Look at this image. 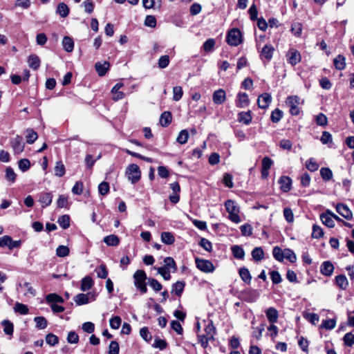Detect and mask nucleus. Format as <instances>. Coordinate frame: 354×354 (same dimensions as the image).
<instances>
[{"instance_id": "24", "label": "nucleus", "mask_w": 354, "mask_h": 354, "mask_svg": "<svg viewBox=\"0 0 354 354\" xmlns=\"http://www.w3.org/2000/svg\"><path fill=\"white\" fill-rule=\"evenodd\" d=\"M251 111L241 112L238 114V120L245 124H249L252 121Z\"/></svg>"}, {"instance_id": "37", "label": "nucleus", "mask_w": 354, "mask_h": 354, "mask_svg": "<svg viewBox=\"0 0 354 354\" xmlns=\"http://www.w3.org/2000/svg\"><path fill=\"white\" fill-rule=\"evenodd\" d=\"M232 254L236 259H243L245 256L243 249L239 245H233L231 248Z\"/></svg>"}, {"instance_id": "2", "label": "nucleus", "mask_w": 354, "mask_h": 354, "mask_svg": "<svg viewBox=\"0 0 354 354\" xmlns=\"http://www.w3.org/2000/svg\"><path fill=\"white\" fill-rule=\"evenodd\" d=\"M225 207L226 211L229 213V219L235 223H240L239 207L236 203L232 200H227L225 203Z\"/></svg>"}, {"instance_id": "41", "label": "nucleus", "mask_w": 354, "mask_h": 354, "mask_svg": "<svg viewBox=\"0 0 354 354\" xmlns=\"http://www.w3.org/2000/svg\"><path fill=\"white\" fill-rule=\"evenodd\" d=\"M320 175L324 180L328 181L332 179L333 172L328 167H322L320 169Z\"/></svg>"}, {"instance_id": "6", "label": "nucleus", "mask_w": 354, "mask_h": 354, "mask_svg": "<svg viewBox=\"0 0 354 354\" xmlns=\"http://www.w3.org/2000/svg\"><path fill=\"white\" fill-rule=\"evenodd\" d=\"M300 102V98L297 95L290 96L287 98L286 104L290 107V112L292 115H297L299 112L298 106Z\"/></svg>"}, {"instance_id": "46", "label": "nucleus", "mask_w": 354, "mask_h": 354, "mask_svg": "<svg viewBox=\"0 0 354 354\" xmlns=\"http://www.w3.org/2000/svg\"><path fill=\"white\" fill-rule=\"evenodd\" d=\"M57 223L63 229H67L70 226V217L68 215H63L59 217Z\"/></svg>"}, {"instance_id": "45", "label": "nucleus", "mask_w": 354, "mask_h": 354, "mask_svg": "<svg viewBox=\"0 0 354 354\" xmlns=\"http://www.w3.org/2000/svg\"><path fill=\"white\" fill-rule=\"evenodd\" d=\"M2 325L3 326V331L8 335H12L14 330V326L12 322L9 320H3L2 322Z\"/></svg>"}, {"instance_id": "36", "label": "nucleus", "mask_w": 354, "mask_h": 354, "mask_svg": "<svg viewBox=\"0 0 354 354\" xmlns=\"http://www.w3.org/2000/svg\"><path fill=\"white\" fill-rule=\"evenodd\" d=\"M333 64L337 70H343L346 66L345 57L343 55H339L334 59Z\"/></svg>"}, {"instance_id": "15", "label": "nucleus", "mask_w": 354, "mask_h": 354, "mask_svg": "<svg viewBox=\"0 0 354 354\" xmlns=\"http://www.w3.org/2000/svg\"><path fill=\"white\" fill-rule=\"evenodd\" d=\"M250 100L248 95L245 93H239L237 95V100L236 105L240 108H244L248 106Z\"/></svg>"}, {"instance_id": "20", "label": "nucleus", "mask_w": 354, "mask_h": 354, "mask_svg": "<svg viewBox=\"0 0 354 354\" xmlns=\"http://www.w3.org/2000/svg\"><path fill=\"white\" fill-rule=\"evenodd\" d=\"M91 297H93L91 293H80L75 297L74 301L77 305L81 306L88 304Z\"/></svg>"}, {"instance_id": "9", "label": "nucleus", "mask_w": 354, "mask_h": 354, "mask_svg": "<svg viewBox=\"0 0 354 354\" xmlns=\"http://www.w3.org/2000/svg\"><path fill=\"white\" fill-rule=\"evenodd\" d=\"M287 61L292 66H295L301 61V55L297 50L291 49L286 54Z\"/></svg>"}, {"instance_id": "4", "label": "nucleus", "mask_w": 354, "mask_h": 354, "mask_svg": "<svg viewBox=\"0 0 354 354\" xmlns=\"http://www.w3.org/2000/svg\"><path fill=\"white\" fill-rule=\"evenodd\" d=\"M126 175L131 183H136L139 181L141 177V172L139 167L136 164L129 165L127 169Z\"/></svg>"}, {"instance_id": "59", "label": "nucleus", "mask_w": 354, "mask_h": 354, "mask_svg": "<svg viewBox=\"0 0 354 354\" xmlns=\"http://www.w3.org/2000/svg\"><path fill=\"white\" fill-rule=\"evenodd\" d=\"M215 46V40L214 39H208L203 44V48L205 52L212 51Z\"/></svg>"}, {"instance_id": "22", "label": "nucleus", "mask_w": 354, "mask_h": 354, "mask_svg": "<svg viewBox=\"0 0 354 354\" xmlns=\"http://www.w3.org/2000/svg\"><path fill=\"white\" fill-rule=\"evenodd\" d=\"M28 66L33 70H37L41 64L39 57L36 55H30L28 59Z\"/></svg>"}, {"instance_id": "51", "label": "nucleus", "mask_w": 354, "mask_h": 354, "mask_svg": "<svg viewBox=\"0 0 354 354\" xmlns=\"http://www.w3.org/2000/svg\"><path fill=\"white\" fill-rule=\"evenodd\" d=\"M95 272L99 278L106 279L108 275V271L106 270V266L104 264H101L98 268L95 269Z\"/></svg>"}, {"instance_id": "31", "label": "nucleus", "mask_w": 354, "mask_h": 354, "mask_svg": "<svg viewBox=\"0 0 354 354\" xmlns=\"http://www.w3.org/2000/svg\"><path fill=\"white\" fill-rule=\"evenodd\" d=\"M335 283L342 290H346L348 286V281L345 275L340 274L335 277Z\"/></svg>"}, {"instance_id": "21", "label": "nucleus", "mask_w": 354, "mask_h": 354, "mask_svg": "<svg viewBox=\"0 0 354 354\" xmlns=\"http://www.w3.org/2000/svg\"><path fill=\"white\" fill-rule=\"evenodd\" d=\"M53 195L49 192H42L39 195V201L42 204V207L50 205L52 203Z\"/></svg>"}, {"instance_id": "44", "label": "nucleus", "mask_w": 354, "mask_h": 354, "mask_svg": "<svg viewBox=\"0 0 354 354\" xmlns=\"http://www.w3.org/2000/svg\"><path fill=\"white\" fill-rule=\"evenodd\" d=\"M26 142L28 144H32L37 139V133L32 129H28L26 130Z\"/></svg>"}, {"instance_id": "55", "label": "nucleus", "mask_w": 354, "mask_h": 354, "mask_svg": "<svg viewBox=\"0 0 354 354\" xmlns=\"http://www.w3.org/2000/svg\"><path fill=\"white\" fill-rule=\"evenodd\" d=\"M69 254V248L66 245H59L56 250V254L59 257H65Z\"/></svg>"}, {"instance_id": "27", "label": "nucleus", "mask_w": 354, "mask_h": 354, "mask_svg": "<svg viewBox=\"0 0 354 354\" xmlns=\"http://www.w3.org/2000/svg\"><path fill=\"white\" fill-rule=\"evenodd\" d=\"M185 283L182 281L176 282L172 285L171 292H174L177 296H180L183 292Z\"/></svg>"}, {"instance_id": "19", "label": "nucleus", "mask_w": 354, "mask_h": 354, "mask_svg": "<svg viewBox=\"0 0 354 354\" xmlns=\"http://www.w3.org/2000/svg\"><path fill=\"white\" fill-rule=\"evenodd\" d=\"M110 67V64L108 62H104L103 63L97 62L95 65V70L99 76H104L108 71Z\"/></svg>"}, {"instance_id": "26", "label": "nucleus", "mask_w": 354, "mask_h": 354, "mask_svg": "<svg viewBox=\"0 0 354 354\" xmlns=\"http://www.w3.org/2000/svg\"><path fill=\"white\" fill-rule=\"evenodd\" d=\"M55 176L57 177H62L66 174V168L62 161H57L54 168Z\"/></svg>"}, {"instance_id": "23", "label": "nucleus", "mask_w": 354, "mask_h": 354, "mask_svg": "<svg viewBox=\"0 0 354 354\" xmlns=\"http://www.w3.org/2000/svg\"><path fill=\"white\" fill-rule=\"evenodd\" d=\"M46 301L48 304L50 305L53 304L60 303L62 304L64 302V299L59 295L56 293H50L46 296Z\"/></svg>"}, {"instance_id": "16", "label": "nucleus", "mask_w": 354, "mask_h": 354, "mask_svg": "<svg viewBox=\"0 0 354 354\" xmlns=\"http://www.w3.org/2000/svg\"><path fill=\"white\" fill-rule=\"evenodd\" d=\"M334 270V266L333 263L329 261L323 262L321 266L320 271L321 273L324 276H331Z\"/></svg>"}, {"instance_id": "62", "label": "nucleus", "mask_w": 354, "mask_h": 354, "mask_svg": "<svg viewBox=\"0 0 354 354\" xmlns=\"http://www.w3.org/2000/svg\"><path fill=\"white\" fill-rule=\"evenodd\" d=\"M199 245L207 252H210L212 250V243L205 238L201 239Z\"/></svg>"}, {"instance_id": "30", "label": "nucleus", "mask_w": 354, "mask_h": 354, "mask_svg": "<svg viewBox=\"0 0 354 354\" xmlns=\"http://www.w3.org/2000/svg\"><path fill=\"white\" fill-rule=\"evenodd\" d=\"M251 254L255 261H261L264 258V252L261 247L254 248Z\"/></svg>"}, {"instance_id": "47", "label": "nucleus", "mask_w": 354, "mask_h": 354, "mask_svg": "<svg viewBox=\"0 0 354 354\" xmlns=\"http://www.w3.org/2000/svg\"><path fill=\"white\" fill-rule=\"evenodd\" d=\"M34 321L36 324V327L39 329L46 328L48 325V322L44 317H35Z\"/></svg>"}, {"instance_id": "33", "label": "nucleus", "mask_w": 354, "mask_h": 354, "mask_svg": "<svg viewBox=\"0 0 354 354\" xmlns=\"http://www.w3.org/2000/svg\"><path fill=\"white\" fill-rule=\"evenodd\" d=\"M161 241L167 245H171L174 243L175 238L171 232H163L161 234Z\"/></svg>"}, {"instance_id": "14", "label": "nucleus", "mask_w": 354, "mask_h": 354, "mask_svg": "<svg viewBox=\"0 0 354 354\" xmlns=\"http://www.w3.org/2000/svg\"><path fill=\"white\" fill-rule=\"evenodd\" d=\"M226 99V94L223 89H218L213 93L212 100L214 104H221Z\"/></svg>"}, {"instance_id": "8", "label": "nucleus", "mask_w": 354, "mask_h": 354, "mask_svg": "<svg viewBox=\"0 0 354 354\" xmlns=\"http://www.w3.org/2000/svg\"><path fill=\"white\" fill-rule=\"evenodd\" d=\"M259 293L257 290L253 289H245L241 292V297L247 302H254L257 300Z\"/></svg>"}, {"instance_id": "64", "label": "nucleus", "mask_w": 354, "mask_h": 354, "mask_svg": "<svg viewBox=\"0 0 354 354\" xmlns=\"http://www.w3.org/2000/svg\"><path fill=\"white\" fill-rule=\"evenodd\" d=\"M98 191H99V193L102 195V196H105L109 192V185L108 183L106 182H102L99 185H98Z\"/></svg>"}, {"instance_id": "60", "label": "nucleus", "mask_w": 354, "mask_h": 354, "mask_svg": "<svg viewBox=\"0 0 354 354\" xmlns=\"http://www.w3.org/2000/svg\"><path fill=\"white\" fill-rule=\"evenodd\" d=\"M283 216L288 223H292L294 221V214L290 207H285L283 209Z\"/></svg>"}, {"instance_id": "48", "label": "nucleus", "mask_w": 354, "mask_h": 354, "mask_svg": "<svg viewBox=\"0 0 354 354\" xmlns=\"http://www.w3.org/2000/svg\"><path fill=\"white\" fill-rule=\"evenodd\" d=\"M283 117V112L279 109H275L271 113L270 118L272 122H279Z\"/></svg>"}, {"instance_id": "53", "label": "nucleus", "mask_w": 354, "mask_h": 354, "mask_svg": "<svg viewBox=\"0 0 354 354\" xmlns=\"http://www.w3.org/2000/svg\"><path fill=\"white\" fill-rule=\"evenodd\" d=\"M17 175L12 168L8 167L6 169V179L12 183L16 180Z\"/></svg>"}, {"instance_id": "58", "label": "nucleus", "mask_w": 354, "mask_h": 354, "mask_svg": "<svg viewBox=\"0 0 354 354\" xmlns=\"http://www.w3.org/2000/svg\"><path fill=\"white\" fill-rule=\"evenodd\" d=\"M336 321L333 319L323 321L321 327L327 330L333 329L335 327Z\"/></svg>"}, {"instance_id": "34", "label": "nucleus", "mask_w": 354, "mask_h": 354, "mask_svg": "<svg viewBox=\"0 0 354 354\" xmlns=\"http://www.w3.org/2000/svg\"><path fill=\"white\" fill-rule=\"evenodd\" d=\"M104 242L109 246H117L120 243V239L116 235L111 234L105 236Z\"/></svg>"}, {"instance_id": "18", "label": "nucleus", "mask_w": 354, "mask_h": 354, "mask_svg": "<svg viewBox=\"0 0 354 354\" xmlns=\"http://www.w3.org/2000/svg\"><path fill=\"white\" fill-rule=\"evenodd\" d=\"M274 51V48L272 46L266 44L261 51V57L262 59H266L268 61H270L272 57Z\"/></svg>"}, {"instance_id": "10", "label": "nucleus", "mask_w": 354, "mask_h": 354, "mask_svg": "<svg viewBox=\"0 0 354 354\" xmlns=\"http://www.w3.org/2000/svg\"><path fill=\"white\" fill-rule=\"evenodd\" d=\"M272 101V97L270 94L264 93L260 95L257 99V104L259 108L266 109H267Z\"/></svg>"}, {"instance_id": "39", "label": "nucleus", "mask_w": 354, "mask_h": 354, "mask_svg": "<svg viewBox=\"0 0 354 354\" xmlns=\"http://www.w3.org/2000/svg\"><path fill=\"white\" fill-rule=\"evenodd\" d=\"M239 275L241 278V279L245 282L246 283H250L251 282L252 277L251 274L248 270V269L245 268H241L239 270Z\"/></svg>"}, {"instance_id": "50", "label": "nucleus", "mask_w": 354, "mask_h": 354, "mask_svg": "<svg viewBox=\"0 0 354 354\" xmlns=\"http://www.w3.org/2000/svg\"><path fill=\"white\" fill-rule=\"evenodd\" d=\"M183 95V91L181 86H176L173 88V100L174 101H179Z\"/></svg>"}, {"instance_id": "32", "label": "nucleus", "mask_w": 354, "mask_h": 354, "mask_svg": "<svg viewBox=\"0 0 354 354\" xmlns=\"http://www.w3.org/2000/svg\"><path fill=\"white\" fill-rule=\"evenodd\" d=\"M62 45L64 49L66 52H72L74 48V42L73 40L69 37H64L62 40Z\"/></svg>"}, {"instance_id": "25", "label": "nucleus", "mask_w": 354, "mask_h": 354, "mask_svg": "<svg viewBox=\"0 0 354 354\" xmlns=\"http://www.w3.org/2000/svg\"><path fill=\"white\" fill-rule=\"evenodd\" d=\"M93 286V279L89 276H86L82 279L80 289L84 292L88 290Z\"/></svg>"}, {"instance_id": "40", "label": "nucleus", "mask_w": 354, "mask_h": 354, "mask_svg": "<svg viewBox=\"0 0 354 354\" xmlns=\"http://www.w3.org/2000/svg\"><path fill=\"white\" fill-rule=\"evenodd\" d=\"M189 138V132L187 129L181 130L176 138V141L180 145L185 144Z\"/></svg>"}, {"instance_id": "42", "label": "nucleus", "mask_w": 354, "mask_h": 354, "mask_svg": "<svg viewBox=\"0 0 354 354\" xmlns=\"http://www.w3.org/2000/svg\"><path fill=\"white\" fill-rule=\"evenodd\" d=\"M14 310L16 313H18L21 315H27L29 311L28 308L26 305L21 304L19 302H16L14 307Z\"/></svg>"}, {"instance_id": "63", "label": "nucleus", "mask_w": 354, "mask_h": 354, "mask_svg": "<svg viewBox=\"0 0 354 354\" xmlns=\"http://www.w3.org/2000/svg\"><path fill=\"white\" fill-rule=\"evenodd\" d=\"M289 260L291 263H294L297 260L295 252L290 249L284 250V259Z\"/></svg>"}, {"instance_id": "3", "label": "nucleus", "mask_w": 354, "mask_h": 354, "mask_svg": "<svg viewBox=\"0 0 354 354\" xmlns=\"http://www.w3.org/2000/svg\"><path fill=\"white\" fill-rule=\"evenodd\" d=\"M227 43L233 46H237L242 42L241 32L238 28L230 30L226 37Z\"/></svg>"}, {"instance_id": "28", "label": "nucleus", "mask_w": 354, "mask_h": 354, "mask_svg": "<svg viewBox=\"0 0 354 354\" xmlns=\"http://www.w3.org/2000/svg\"><path fill=\"white\" fill-rule=\"evenodd\" d=\"M204 330L205 333V335L208 337V339H214V337L216 333V329L212 321H209L207 324H205Z\"/></svg>"}, {"instance_id": "13", "label": "nucleus", "mask_w": 354, "mask_h": 354, "mask_svg": "<svg viewBox=\"0 0 354 354\" xmlns=\"http://www.w3.org/2000/svg\"><path fill=\"white\" fill-rule=\"evenodd\" d=\"M280 189L283 192H288L291 189L292 180L290 177L283 176L279 180Z\"/></svg>"}, {"instance_id": "57", "label": "nucleus", "mask_w": 354, "mask_h": 354, "mask_svg": "<svg viewBox=\"0 0 354 354\" xmlns=\"http://www.w3.org/2000/svg\"><path fill=\"white\" fill-rule=\"evenodd\" d=\"M46 342L50 346H55V344H58L59 338L57 335L53 333H48L46 336Z\"/></svg>"}, {"instance_id": "35", "label": "nucleus", "mask_w": 354, "mask_h": 354, "mask_svg": "<svg viewBox=\"0 0 354 354\" xmlns=\"http://www.w3.org/2000/svg\"><path fill=\"white\" fill-rule=\"evenodd\" d=\"M164 266L161 268H165L166 270H170V269L173 270V272H175L177 270L176 264L175 261L171 257H166L164 259Z\"/></svg>"}, {"instance_id": "52", "label": "nucleus", "mask_w": 354, "mask_h": 354, "mask_svg": "<svg viewBox=\"0 0 354 354\" xmlns=\"http://www.w3.org/2000/svg\"><path fill=\"white\" fill-rule=\"evenodd\" d=\"M148 283L149 286L151 288H153L156 292L160 291L162 288L160 282H158L156 279L151 277L148 278Z\"/></svg>"}, {"instance_id": "49", "label": "nucleus", "mask_w": 354, "mask_h": 354, "mask_svg": "<svg viewBox=\"0 0 354 354\" xmlns=\"http://www.w3.org/2000/svg\"><path fill=\"white\" fill-rule=\"evenodd\" d=\"M306 168L310 171H315L319 169V165L316 160L311 158L306 162Z\"/></svg>"}, {"instance_id": "61", "label": "nucleus", "mask_w": 354, "mask_h": 354, "mask_svg": "<svg viewBox=\"0 0 354 354\" xmlns=\"http://www.w3.org/2000/svg\"><path fill=\"white\" fill-rule=\"evenodd\" d=\"M140 335L141 337L147 342H150L152 338L151 335L149 333L147 327L142 328L140 330Z\"/></svg>"}, {"instance_id": "7", "label": "nucleus", "mask_w": 354, "mask_h": 354, "mask_svg": "<svg viewBox=\"0 0 354 354\" xmlns=\"http://www.w3.org/2000/svg\"><path fill=\"white\" fill-rule=\"evenodd\" d=\"M10 144L15 154H19L24 150L25 144L23 138L18 135L10 140Z\"/></svg>"}, {"instance_id": "43", "label": "nucleus", "mask_w": 354, "mask_h": 354, "mask_svg": "<svg viewBox=\"0 0 354 354\" xmlns=\"http://www.w3.org/2000/svg\"><path fill=\"white\" fill-rule=\"evenodd\" d=\"M272 255H273L274 258L279 261H283L284 259V251H283L278 246H275L273 248Z\"/></svg>"}, {"instance_id": "56", "label": "nucleus", "mask_w": 354, "mask_h": 354, "mask_svg": "<svg viewBox=\"0 0 354 354\" xmlns=\"http://www.w3.org/2000/svg\"><path fill=\"white\" fill-rule=\"evenodd\" d=\"M122 319L119 316H115L110 319V326L113 329H118L121 325Z\"/></svg>"}, {"instance_id": "17", "label": "nucleus", "mask_w": 354, "mask_h": 354, "mask_svg": "<svg viewBox=\"0 0 354 354\" xmlns=\"http://www.w3.org/2000/svg\"><path fill=\"white\" fill-rule=\"evenodd\" d=\"M266 315L269 322L276 323L278 319L279 313L276 308L270 307L266 310Z\"/></svg>"}, {"instance_id": "54", "label": "nucleus", "mask_w": 354, "mask_h": 354, "mask_svg": "<svg viewBox=\"0 0 354 354\" xmlns=\"http://www.w3.org/2000/svg\"><path fill=\"white\" fill-rule=\"evenodd\" d=\"M324 235L323 230L317 225H313L312 237L314 239H319Z\"/></svg>"}, {"instance_id": "12", "label": "nucleus", "mask_w": 354, "mask_h": 354, "mask_svg": "<svg viewBox=\"0 0 354 354\" xmlns=\"http://www.w3.org/2000/svg\"><path fill=\"white\" fill-rule=\"evenodd\" d=\"M332 216L333 212L329 209H327L324 213H322L320 215V219L323 224L330 228L335 226V222Z\"/></svg>"}, {"instance_id": "11", "label": "nucleus", "mask_w": 354, "mask_h": 354, "mask_svg": "<svg viewBox=\"0 0 354 354\" xmlns=\"http://www.w3.org/2000/svg\"><path fill=\"white\" fill-rule=\"evenodd\" d=\"M336 211L346 220H351L353 218L352 212L346 205L342 203L337 204L336 205Z\"/></svg>"}, {"instance_id": "5", "label": "nucleus", "mask_w": 354, "mask_h": 354, "mask_svg": "<svg viewBox=\"0 0 354 354\" xmlns=\"http://www.w3.org/2000/svg\"><path fill=\"white\" fill-rule=\"evenodd\" d=\"M195 263L196 268L203 272H212L215 269L213 263L209 260L196 257L195 259Z\"/></svg>"}, {"instance_id": "38", "label": "nucleus", "mask_w": 354, "mask_h": 354, "mask_svg": "<svg viewBox=\"0 0 354 354\" xmlns=\"http://www.w3.org/2000/svg\"><path fill=\"white\" fill-rule=\"evenodd\" d=\"M57 13L59 14L62 17H66L69 14V8L68 6L64 3H59L57 8Z\"/></svg>"}, {"instance_id": "29", "label": "nucleus", "mask_w": 354, "mask_h": 354, "mask_svg": "<svg viewBox=\"0 0 354 354\" xmlns=\"http://www.w3.org/2000/svg\"><path fill=\"white\" fill-rule=\"evenodd\" d=\"M172 116L169 111L163 112L160 118V122L164 127H167L171 122Z\"/></svg>"}, {"instance_id": "1", "label": "nucleus", "mask_w": 354, "mask_h": 354, "mask_svg": "<svg viewBox=\"0 0 354 354\" xmlns=\"http://www.w3.org/2000/svg\"><path fill=\"white\" fill-rule=\"evenodd\" d=\"M148 280L145 272L142 270H138L133 274L134 285L141 293L144 294L147 292L146 280Z\"/></svg>"}]
</instances>
